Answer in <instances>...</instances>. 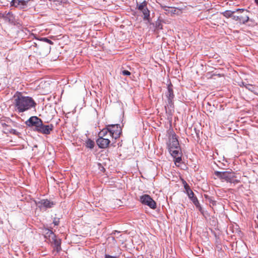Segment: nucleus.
Returning a JSON list of instances; mask_svg holds the SVG:
<instances>
[{
    "label": "nucleus",
    "instance_id": "f257e3e1",
    "mask_svg": "<svg viewBox=\"0 0 258 258\" xmlns=\"http://www.w3.org/2000/svg\"><path fill=\"white\" fill-rule=\"evenodd\" d=\"M14 98L15 109L19 113L31 109L36 105L32 97L23 96L22 93L18 92L14 95Z\"/></svg>",
    "mask_w": 258,
    "mask_h": 258
},
{
    "label": "nucleus",
    "instance_id": "f03ea898",
    "mask_svg": "<svg viewBox=\"0 0 258 258\" xmlns=\"http://www.w3.org/2000/svg\"><path fill=\"white\" fill-rule=\"evenodd\" d=\"M173 86L170 83L167 87V91L165 93V96L167 99L166 105L165 106L166 113L171 114L174 111V94L173 91Z\"/></svg>",
    "mask_w": 258,
    "mask_h": 258
},
{
    "label": "nucleus",
    "instance_id": "7ed1b4c3",
    "mask_svg": "<svg viewBox=\"0 0 258 258\" xmlns=\"http://www.w3.org/2000/svg\"><path fill=\"white\" fill-rule=\"evenodd\" d=\"M103 130H106L107 134L112 141L119 138L121 133V128L118 124L107 125L106 127Z\"/></svg>",
    "mask_w": 258,
    "mask_h": 258
},
{
    "label": "nucleus",
    "instance_id": "20e7f679",
    "mask_svg": "<svg viewBox=\"0 0 258 258\" xmlns=\"http://www.w3.org/2000/svg\"><path fill=\"white\" fill-rule=\"evenodd\" d=\"M41 121L42 120L37 116H33L25 121V124L36 132L39 125H41Z\"/></svg>",
    "mask_w": 258,
    "mask_h": 258
},
{
    "label": "nucleus",
    "instance_id": "39448f33",
    "mask_svg": "<svg viewBox=\"0 0 258 258\" xmlns=\"http://www.w3.org/2000/svg\"><path fill=\"white\" fill-rule=\"evenodd\" d=\"M236 12H240L239 15H234L233 20L238 21L240 23L245 24L249 20V16L248 15V12L243 9H236Z\"/></svg>",
    "mask_w": 258,
    "mask_h": 258
},
{
    "label": "nucleus",
    "instance_id": "423d86ee",
    "mask_svg": "<svg viewBox=\"0 0 258 258\" xmlns=\"http://www.w3.org/2000/svg\"><path fill=\"white\" fill-rule=\"evenodd\" d=\"M106 130H102L98 134V139L96 141L97 145H109L111 140L109 138H105L108 135Z\"/></svg>",
    "mask_w": 258,
    "mask_h": 258
},
{
    "label": "nucleus",
    "instance_id": "0eeeda50",
    "mask_svg": "<svg viewBox=\"0 0 258 258\" xmlns=\"http://www.w3.org/2000/svg\"><path fill=\"white\" fill-rule=\"evenodd\" d=\"M140 201L141 203L148 206L151 209H154L156 207L155 202L148 195H144L141 196Z\"/></svg>",
    "mask_w": 258,
    "mask_h": 258
},
{
    "label": "nucleus",
    "instance_id": "6e6552de",
    "mask_svg": "<svg viewBox=\"0 0 258 258\" xmlns=\"http://www.w3.org/2000/svg\"><path fill=\"white\" fill-rule=\"evenodd\" d=\"M147 2L144 1L139 5L138 10L143 13L144 20L149 21L150 19V13L147 7Z\"/></svg>",
    "mask_w": 258,
    "mask_h": 258
},
{
    "label": "nucleus",
    "instance_id": "1a4fd4ad",
    "mask_svg": "<svg viewBox=\"0 0 258 258\" xmlns=\"http://www.w3.org/2000/svg\"><path fill=\"white\" fill-rule=\"evenodd\" d=\"M53 128L54 125L52 124L45 125L43 123L42 121L41 125H39L36 132L44 135H49Z\"/></svg>",
    "mask_w": 258,
    "mask_h": 258
},
{
    "label": "nucleus",
    "instance_id": "9d476101",
    "mask_svg": "<svg viewBox=\"0 0 258 258\" xmlns=\"http://www.w3.org/2000/svg\"><path fill=\"white\" fill-rule=\"evenodd\" d=\"M217 174L221 179H224L228 182H233L235 181V175L233 172L228 171L217 172Z\"/></svg>",
    "mask_w": 258,
    "mask_h": 258
},
{
    "label": "nucleus",
    "instance_id": "9b49d317",
    "mask_svg": "<svg viewBox=\"0 0 258 258\" xmlns=\"http://www.w3.org/2000/svg\"><path fill=\"white\" fill-rule=\"evenodd\" d=\"M0 125L2 126L3 132L5 134L18 135L19 132L15 128L9 126V125L8 126V124H7L4 120L0 121Z\"/></svg>",
    "mask_w": 258,
    "mask_h": 258
},
{
    "label": "nucleus",
    "instance_id": "f8f14e48",
    "mask_svg": "<svg viewBox=\"0 0 258 258\" xmlns=\"http://www.w3.org/2000/svg\"><path fill=\"white\" fill-rule=\"evenodd\" d=\"M168 137L169 145H179V142L178 140V137L173 131H171L169 133Z\"/></svg>",
    "mask_w": 258,
    "mask_h": 258
},
{
    "label": "nucleus",
    "instance_id": "ddd939ff",
    "mask_svg": "<svg viewBox=\"0 0 258 258\" xmlns=\"http://www.w3.org/2000/svg\"><path fill=\"white\" fill-rule=\"evenodd\" d=\"M36 204L40 208H51L53 205V202H51L47 200H42L38 202H36Z\"/></svg>",
    "mask_w": 258,
    "mask_h": 258
},
{
    "label": "nucleus",
    "instance_id": "4468645a",
    "mask_svg": "<svg viewBox=\"0 0 258 258\" xmlns=\"http://www.w3.org/2000/svg\"><path fill=\"white\" fill-rule=\"evenodd\" d=\"M30 0H13L12 3L15 7H19L20 9H25L27 7V5Z\"/></svg>",
    "mask_w": 258,
    "mask_h": 258
},
{
    "label": "nucleus",
    "instance_id": "2eb2a0df",
    "mask_svg": "<svg viewBox=\"0 0 258 258\" xmlns=\"http://www.w3.org/2000/svg\"><path fill=\"white\" fill-rule=\"evenodd\" d=\"M169 151L173 157L182 155L180 146H169Z\"/></svg>",
    "mask_w": 258,
    "mask_h": 258
},
{
    "label": "nucleus",
    "instance_id": "dca6fc26",
    "mask_svg": "<svg viewBox=\"0 0 258 258\" xmlns=\"http://www.w3.org/2000/svg\"><path fill=\"white\" fill-rule=\"evenodd\" d=\"M160 7L165 11L166 14H175L176 10L174 8H170L163 4H160Z\"/></svg>",
    "mask_w": 258,
    "mask_h": 258
},
{
    "label": "nucleus",
    "instance_id": "f3484780",
    "mask_svg": "<svg viewBox=\"0 0 258 258\" xmlns=\"http://www.w3.org/2000/svg\"><path fill=\"white\" fill-rule=\"evenodd\" d=\"M53 237H52V239L53 240V242L55 245V249L58 252L61 250V241L60 239H57L54 235H53Z\"/></svg>",
    "mask_w": 258,
    "mask_h": 258
},
{
    "label": "nucleus",
    "instance_id": "a211bd4d",
    "mask_svg": "<svg viewBox=\"0 0 258 258\" xmlns=\"http://www.w3.org/2000/svg\"><path fill=\"white\" fill-rule=\"evenodd\" d=\"M5 122L8 124V126H11V127L14 128L15 127H17L19 126V124L17 122L13 121L10 118H7L6 119L4 120Z\"/></svg>",
    "mask_w": 258,
    "mask_h": 258
},
{
    "label": "nucleus",
    "instance_id": "6ab92c4d",
    "mask_svg": "<svg viewBox=\"0 0 258 258\" xmlns=\"http://www.w3.org/2000/svg\"><path fill=\"white\" fill-rule=\"evenodd\" d=\"M235 11H226L224 12L223 15L225 17L227 18H232L233 19V16H234V13Z\"/></svg>",
    "mask_w": 258,
    "mask_h": 258
},
{
    "label": "nucleus",
    "instance_id": "aec40b11",
    "mask_svg": "<svg viewBox=\"0 0 258 258\" xmlns=\"http://www.w3.org/2000/svg\"><path fill=\"white\" fill-rule=\"evenodd\" d=\"M35 39H37L39 41L47 42V43H49L50 44H51V45H52L53 44V42L51 40H49L48 38H45V37H42V38H38L35 37Z\"/></svg>",
    "mask_w": 258,
    "mask_h": 258
},
{
    "label": "nucleus",
    "instance_id": "412c9836",
    "mask_svg": "<svg viewBox=\"0 0 258 258\" xmlns=\"http://www.w3.org/2000/svg\"><path fill=\"white\" fill-rule=\"evenodd\" d=\"M175 158L174 162L175 165L177 166H178V165H177V163H179L181 161V155L177 156L176 157H173Z\"/></svg>",
    "mask_w": 258,
    "mask_h": 258
},
{
    "label": "nucleus",
    "instance_id": "4be33fe9",
    "mask_svg": "<svg viewBox=\"0 0 258 258\" xmlns=\"http://www.w3.org/2000/svg\"><path fill=\"white\" fill-rule=\"evenodd\" d=\"M186 191L189 199H191L194 198V194L192 190H191L190 189H186Z\"/></svg>",
    "mask_w": 258,
    "mask_h": 258
},
{
    "label": "nucleus",
    "instance_id": "5701e85b",
    "mask_svg": "<svg viewBox=\"0 0 258 258\" xmlns=\"http://www.w3.org/2000/svg\"><path fill=\"white\" fill-rule=\"evenodd\" d=\"M11 15H12V14L10 12H8V13L6 12L5 13H0V17L2 18H7Z\"/></svg>",
    "mask_w": 258,
    "mask_h": 258
},
{
    "label": "nucleus",
    "instance_id": "b1692460",
    "mask_svg": "<svg viewBox=\"0 0 258 258\" xmlns=\"http://www.w3.org/2000/svg\"><path fill=\"white\" fill-rule=\"evenodd\" d=\"M245 88L251 91H252V90L254 89L253 86L250 84H245Z\"/></svg>",
    "mask_w": 258,
    "mask_h": 258
},
{
    "label": "nucleus",
    "instance_id": "393cba45",
    "mask_svg": "<svg viewBox=\"0 0 258 258\" xmlns=\"http://www.w3.org/2000/svg\"><path fill=\"white\" fill-rule=\"evenodd\" d=\"M191 201H192V202L194 203V204L196 206H198L199 204V201H198L197 198L196 197H194V198H192L191 199Z\"/></svg>",
    "mask_w": 258,
    "mask_h": 258
},
{
    "label": "nucleus",
    "instance_id": "a878e982",
    "mask_svg": "<svg viewBox=\"0 0 258 258\" xmlns=\"http://www.w3.org/2000/svg\"><path fill=\"white\" fill-rule=\"evenodd\" d=\"M121 74L123 76H130L131 75V73L127 70H123L121 72Z\"/></svg>",
    "mask_w": 258,
    "mask_h": 258
},
{
    "label": "nucleus",
    "instance_id": "bb28decb",
    "mask_svg": "<svg viewBox=\"0 0 258 258\" xmlns=\"http://www.w3.org/2000/svg\"><path fill=\"white\" fill-rule=\"evenodd\" d=\"M87 145H90V146L94 145V142L91 140H88V142L87 143Z\"/></svg>",
    "mask_w": 258,
    "mask_h": 258
},
{
    "label": "nucleus",
    "instance_id": "cd10ccee",
    "mask_svg": "<svg viewBox=\"0 0 258 258\" xmlns=\"http://www.w3.org/2000/svg\"><path fill=\"white\" fill-rule=\"evenodd\" d=\"M157 25V27L159 29H162V25L160 23H159L158 24H156Z\"/></svg>",
    "mask_w": 258,
    "mask_h": 258
},
{
    "label": "nucleus",
    "instance_id": "c85d7f7f",
    "mask_svg": "<svg viewBox=\"0 0 258 258\" xmlns=\"http://www.w3.org/2000/svg\"><path fill=\"white\" fill-rule=\"evenodd\" d=\"M105 258H116V257L114 256H113L106 255Z\"/></svg>",
    "mask_w": 258,
    "mask_h": 258
},
{
    "label": "nucleus",
    "instance_id": "c756f323",
    "mask_svg": "<svg viewBox=\"0 0 258 258\" xmlns=\"http://www.w3.org/2000/svg\"><path fill=\"white\" fill-rule=\"evenodd\" d=\"M210 202L213 205H214L215 204V202L214 201H213L212 199H210Z\"/></svg>",
    "mask_w": 258,
    "mask_h": 258
},
{
    "label": "nucleus",
    "instance_id": "7c9ffc66",
    "mask_svg": "<svg viewBox=\"0 0 258 258\" xmlns=\"http://www.w3.org/2000/svg\"><path fill=\"white\" fill-rule=\"evenodd\" d=\"M245 84H247L246 83L242 82H241V84L240 85V86H243V87H245Z\"/></svg>",
    "mask_w": 258,
    "mask_h": 258
},
{
    "label": "nucleus",
    "instance_id": "2f4dec72",
    "mask_svg": "<svg viewBox=\"0 0 258 258\" xmlns=\"http://www.w3.org/2000/svg\"><path fill=\"white\" fill-rule=\"evenodd\" d=\"M53 223L55 225H57L58 224V221L55 220L53 221Z\"/></svg>",
    "mask_w": 258,
    "mask_h": 258
},
{
    "label": "nucleus",
    "instance_id": "473e14b6",
    "mask_svg": "<svg viewBox=\"0 0 258 258\" xmlns=\"http://www.w3.org/2000/svg\"><path fill=\"white\" fill-rule=\"evenodd\" d=\"M105 138H109L110 139H111V138L109 137V136H106Z\"/></svg>",
    "mask_w": 258,
    "mask_h": 258
},
{
    "label": "nucleus",
    "instance_id": "72a5a7b5",
    "mask_svg": "<svg viewBox=\"0 0 258 258\" xmlns=\"http://www.w3.org/2000/svg\"><path fill=\"white\" fill-rule=\"evenodd\" d=\"M34 45H35V47H37L38 44H37V43L34 42Z\"/></svg>",
    "mask_w": 258,
    "mask_h": 258
},
{
    "label": "nucleus",
    "instance_id": "f704fd0d",
    "mask_svg": "<svg viewBox=\"0 0 258 258\" xmlns=\"http://www.w3.org/2000/svg\"><path fill=\"white\" fill-rule=\"evenodd\" d=\"M255 3L258 4V0H255Z\"/></svg>",
    "mask_w": 258,
    "mask_h": 258
},
{
    "label": "nucleus",
    "instance_id": "c9c22d12",
    "mask_svg": "<svg viewBox=\"0 0 258 258\" xmlns=\"http://www.w3.org/2000/svg\"><path fill=\"white\" fill-rule=\"evenodd\" d=\"M100 148H104V146H99Z\"/></svg>",
    "mask_w": 258,
    "mask_h": 258
},
{
    "label": "nucleus",
    "instance_id": "e433bc0d",
    "mask_svg": "<svg viewBox=\"0 0 258 258\" xmlns=\"http://www.w3.org/2000/svg\"><path fill=\"white\" fill-rule=\"evenodd\" d=\"M89 147H90L91 149H92V148L93 147V146H89Z\"/></svg>",
    "mask_w": 258,
    "mask_h": 258
},
{
    "label": "nucleus",
    "instance_id": "4c0bfd02",
    "mask_svg": "<svg viewBox=\"0 0 258 258\" xmlns=\"http://www.w3.org/2000/svg\"><path fill=\"white\" fill-rule=\"evenodd\" d=\"M186 186H187V184L186 183V185H185V187H186Z\"/></svg>",
    "mask_w": 258,
    "mask_h": 258
}]
</instances>
